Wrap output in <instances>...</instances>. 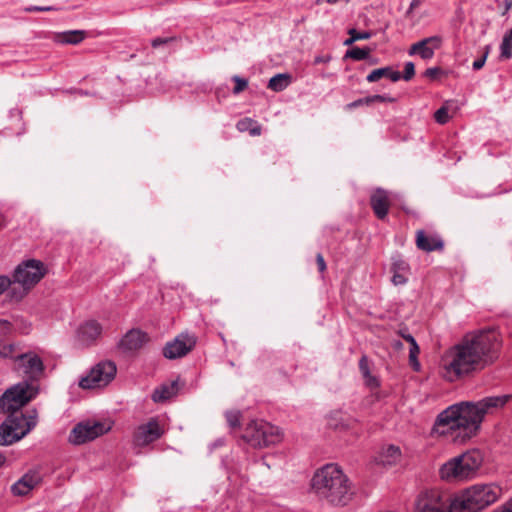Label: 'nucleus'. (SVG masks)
Masks as SVG:
<instances>
[{"mask_svg":"<svg viewBox=\"0 0 512 512\" xmlns=\"http://www.w3.org/2000/svg\"><path fill=\"white\" fill-rule=\"evenodd\" d=\"M500 346L499 334L494 329L466 334L445 354L443 376L454 382L465 375L482 370L498 358Z\"/></svg>","mask_w":512,"mask_h":512,"instance_id":"obj_1","label":"nucleus"},{"mask_svg":"<svg viewBox=\"0 0 512 512\" xmlns=\"http://www.w3.org/2000/svg\"><path fill=\"white\" fill-rule=\"evenodd\" d=\"M510 398L506 394L453 404L439 413L432 431L442 436L458 432L457 437L470 438L479 430L485 414L504 407Z\"/></svg>","mask_w":512,"mask_h":512,"instance_id":"obj_2","label":"nucleus"},{"mask_svg":"<svg viewBox=\"0 0 512 512\" xmlns=\"http://www.w3.org/2000/svg\"><path fill=\"white\" fill-rule=\"evenodd\" d=\"M312 489L320 499L335 506L347 505L354 494L350 480L334 464H327L315 473Z\"/></svg>","mask_w":512,"mask_h":512,"instance_id":"obj_3","label":"nucleus"},{"mask_svg":"<svg viewBox=\"0 0 512 512\" xmlns=\"http://www.w3.org/2000/svg\"><path fill=\"white\" fill-rule=\"evenodd\" d=\"M501 488L495 484H476L453 498L450 512H479L493 504L501 496Z\"/></svg>","mask_w":512,"mask_h":512,"instance_id":"obj_4","label":"nucleus"},{"mask_svg":"<svg viewBox=\"0 0 512 512\" xmlns=\"http://www.w3.org/2000/svg\"><path fill=\"white\" fill-rule=\"evenodd\" d=\"M483 462L479 450L467 451L449 460L440 468L441 478L446 481H463L474 477Z\"/></svg>","mask_w":512,"mask_h":512,"instance_id":"obj_5","label":"nucleus"},{"mask_svg":"<svg viewBox=\"0 0 512 512\" xmlns=\"http://www.w3.org/2000/svg\"><path fill=\"white\" fill-rule=\"evenodd\" d=\"M44 275L45 268L41 261L31 259L19 264L14 271L12 287L9 290L11 299L20 301Z\"/></svg>","mask_w":512,"mask_h":512,"instance_id":"obj_6","label":"nucleus"},{"mask_svg":"<svg viewBox=\"0 0 512 512\" xmlns=\"http://www.w3.org/2000/svg\"><path fill=\"white\" fill-rule=\"evenodd\" d=\"M36 425V417L28 419L22 412L11 413L0 425V446L12 445L25 437Z\"/></svg>","mask_w":512,"mask_h":512,"instance_id":"obj_7","label":"nucleus"},{"mask_svg":"<svg viewBox=\"0 0 512 512\" xmlns=\"http://www.w3.org/2000/svg\"><path fill=\"white\" fill-rule=\"evenodd\" d=\"M38 394V385L23 380L9 389L0 397V410L3 413L21 412L20 409Z\"/></svg>","mask_w":512,"mask_h":512,"instance_id":"obj_8","label":"nucleus"},{"mask_svg":"<svg viewBox=\"0 0 512 512\" xmlns=\"http://www.w3.org/2000/svg\"><path fill=\"white\" fill-rule=\"evenodd\" d=\"M242 438L255 448H264L279 443L282 433L277 426L266 421H252L244 430Z\"/></svg>","mask_w":512,"mask_h":512,"instance_id":"obj_9","label":"nucleus"},{"mask_svg":"<svg viewBox=\"0 0 512 512\" xmlns=\"http://www.w3.org/2000/svg\"><path fill=\"white\" fill-rule=\"evenodd\" d=\"M116 372L117 367L113 361H101L91 369L88 375L80 379L79 386L83 389L106 386L114 379Z\"/></svg>","mask_w":512,"mask_h":512,"instance_id":"obj_10","label":"nucleus"},{"mask_svg":"<svg viewBox=\"0 0 512 512\" xmlns=\"http://www.w3.org/2000/svg\"><path fill=\"white\" fill-rule=\"evenodd\" d=\"M453 499L437 490H430L419 495L416 512H450Z\"/></svg>","mask_w":512,"mask_h":512,"instance_id":"obj_11","label":"nucleus"},{"mask_svg":"<svg viewBox=\"0 0 512 512\" xmlns=\"http://www.w3.org/2000/svg\"><path fill=\"white\" fill-rule=\"evenodd\" d=\"M110 429L100 421H84L75 425L69 435V442L81 445L103 435Z\"/></svg>","mask_w":512,"mask_h":512,"instance_id":"obj_12","label":"nucleus"},{"mask_svg":"<svg viewBox=\"0 0 512 512\" xmlns=\"http://www.w3.org/2000/svg\"><path fill=\"white\" fill-rule=\"evenodd\" d=\"M17 369L21 372L29 383L37 385V382L43 376L44 364L42 359L33 352L19 354L15 357Z\"/></svg>","mask_w":512,"mask_h":512,"instance_id":"obj_13","label":"nucleus"},{"mask_svg":"<svg viewBox=\"0 0 512 512\" xmlns=\"http://www.w3.org/2000/svg\"><path fill=\"white\" fill-rule=\"evenodd\" d=\"M196 345L194 335L181 333L163 347V356L167 359H177L187 355Z\"/></svg>","mask_w":512,"mask_h":512,"instance_id":"obj_14","label":"nucleus"},{"mask_svg":"<svg viewBox=\"0 0 512 512\" xmlns=\"http://www.w3.org/2000/svg\"><path fill=\"white\" fill-rule=\"evenodd\" d=\"M164 430L160 427L156 418H151L147 423L139 425L133 434L135 446L144 447L161 438Z\"/></svg>","mask_w":512,"mask_h":512,"instance_id":"obj_15","label":"nucleus"},{"mask_svg":"<svg viewBox=\"0 0 512 512\" xmlns=\"http://www.w3.org/2000/svg\"><path fill=\"white\" fill-rule=\"evenodd\" d=\"M441 45L442 37L434 35L412 44L408 53L410 56L418 54L422 59L429 60L434 57L435 50L439 49Z\"/></svg>","mask_w":512,"mask_h":512,"instance_id":"obj_16","label":"nucleus"},{"mask_svg":"<svg viewBox=\"0 0 512 512\" xmlns=\"http://www.w3.org/2000/svg\"><path fill=\"white\" fill-rule=\"evenodd\" d=\"M149 337L147 333L139 329L129 330L118 342V348L123 352L136 351L148 342Z\"/></svg>","mask_w":512,"mask_h":512,"instance_id":"obj_17","label":"nucleus"},{"mask_svg":"<svg viewBox=\"0 0 512 512\" xmlns=\"http://www.w3.org/2000/svg\"><path fill=\"white\" fill-rule=\"evenodd\" d=\"M41 475L36 471H29L11 486L15 496H25L41 482Z\"/></svg>","mask_w":512,"mask_h":512,"instance_id":"obj_18","label":"nucleus"},{"mask_svg":"<svg viewBox=\"0 0 512 512\" xmlns=\"http://www.w3.org/2000/svg\"><path fill=\"white\" fill-rule=\"evenodd\" d=\"M102 333V326L95 320H89L81 324L77 330L78 341L83 345H90Z\"/></svg>","mask_w":512,"mask_h":512,"instance_id":"obj_19","label":"nucleus"},{"mask_svg":"<svg viewBox=\"0 0 512 512\" xmlns=\"http://www.w3.org/2000/svg\"><path fill=\"white\" fill-rule=\"evenodd\" d=\"M370 205L376 217L383 220L389 212L388 193L382 188H377L370 197Z\"/></svg>","mask_w":512,"mask_h":512,"instance_id":"obj_20","label":"nucleus"},{"mask_svg":"<svg viewBox=\"0 0 512 512\" xmlns=\"http://www.w3.org/2000/svg\"><path fill=\"white\" fill-rule=\"evenodd\" d=\"M417 248L425 251H441L444 248V242L438 235L426 234L423 230L416 233Z\"/></svg>","mask_w":512,"mask_h":512,"instance_id":"obj_21","label":"nucleus"},{"mask_svg":"<svg viewBox=\"0 0 512 512\" xmlns=\"http://www.w3.org/2000/svg\"><path fill=\"white\" fill-rule=\"evenodd\" d=\"M178 392V382L172 381L170 384H163L156 388L152 394V400L156 403L164 402Z\"/></svg>","mask_w":512,"mask_h":512,"instance_id":"obj_22","label":"nucleus"},{"mask_svg":"<svg viewBox=\"0 0 512 512\" xmlns=\"http://www.w3.org/2000/svg\"><path fill=\"white\" fill-rule=\"evenodd\" d=\"M401 450L398 446L388 445L384 447L379 455L378 461L383 466H392L399 462Z\"/></svg>","mask_w":512,"mask_h":512,"instance_id":"obj_23","label":"nucleus"},{"mask_svg":"<svg viewBox=\"0 0 512 512\" xmlns=\"http://www.w3.org/2000/svg\"><path fill=\"white\" fill-rule=\"evenodd\" d=\"M408 269L407 262L400 258L394 259L391 265V272L393 273L392 282L394 285H404L407 282L406 273Z\"/></svg>","mask_w":512,"mask_h":512,"instance_id":"obj_24","label":"nucleus"},{"mask_svg":"<svg viewBox=\"0 0 512 512\" xmlns=\"http://www.w3.org/2000/svg\"><path fill=\"white\" fill-rule=\"evenodd\" d=\"M86 37L84 30H70L55 35V41L61 44L76 45L82 42Z\"/></svg>","mask_w":512,"mask_h":512,"instance_id":"obj_25","label":"nucleus"},{"mask_svg":"<svg viewBox=\"0 0 512 512\" xmlns=\"http://www.w3.org/2000/svg\"><path fill=\"white\" fill-rule=\"evenodd\" d=\"M291 83V75L287 73H280L274 75L268 83V88L275 92L285 90Z\"/></svg>","mask_w":512,"mask_h":512,"instance_id":"obj_26","label":"nucleus"},{"mask_svg":"<svg viewBox=\"0 0 512 512\" xmlns=\"http://www.w3.org/2000/svg\"><path fill=\"white\" fill-rule=\"evenodd\" d=\"M371 51H372V49L369 47H364V48L353 47L346 51L344 58H350L355 61L365 60L369 57Z\"/></svg>","mask_w":512,"mask_h":512,"instance_id":"obj_27","label":"nucleus"},{"mask_svg":"<svg viewBox=\"0 0 512 512\" xmlns=\"http://www.w3.org/2000/svg\"><path fill=\"white\" fill-rule=\"evenodd\" d=\"M348 34L350 35V38L346 39L344 41V45L345 46H350L352 45L354 42L358 41V40H367V39H370L373 35L372 32L370 31H362V32H359L357 31L355 28H351L348 30Z\"/></svg>","mask_w":512,"mask_h":512,"instance_id":"obj_28","label":"nucleus"},{"mask_svg":"<svg viewBox=\"0 0 512 512\" xmlns=\"http://www.w3.org/2000/svg\"><path fill=\"white\" fill-rule=\"evenodd\" d=\"M255 123L251 118H244L237 122L236 127L240 132L250 131L253 136L260 135L261 128L259 126L251 128L252 124Z\"/></svg>","mask_w":512,"mask_h":512,"instance_id":"obj_29","label":"nucleus"},{"mask_svg":"<svg viewBox=\"0 0 512 512\" xmlns=\"http://www.w3.org/2000/svg\"><path fill=\"white\" fill-rule=\"evenodd\" d=\"M420 352L419 346L416 341L410 344L409 348V362L415 371L420 369V363L418 361V354Z\"/></svg>","mask_w":512,"mask_h":512,"instance_id":"obj_30","label":"nucleus"},{"mask_svg":"<svg viewBox=\"0 0 512 512\" xmlns=\"http://www.w3.org/2000/svg\"><path fill=\"white\" fill-rule=\"evenodd\" d=\"M389 68H390V66H386V67H381V68L371 71L367 75L366 80L369 83H373V82L380 80L383 77L388 78Z\"/></svg>","mask_w":512,"mask_h":512,"instance_id":"obj_31","label":"nucleus"},{"mask_svg":"<svg viewBox=\"0 0 512 512\" xmlns=\"http://www.w3.org/2000/svg\"><path fill=\"white\" fill-rule=\"evenodd\" d=\"M435 121L439 124H446L449 119V103L446 102L443 106H441L434 114Z\"/></svg>","mask_w":512,"mask_h":512,"instance_id":"obj_32","label":"nucleus"},{"mask_svg":"<svg viewBox=\"0 0 512 512\" xmlns=\"http://www.w3.org/2000/svg\"><path fill=\"white\" fill-rule=\"evenodd\" d=\"M15 346L12 343L0 341V357L15 359Z\"/></svg>","mask_w":512,"mask_h":512,"instance_id":"obj_33","label":"nucleus"},{"mask_svg":"<svg viewBox=\"0 0 512 512\" xmlns=\"http://www.w3.org/2000/svg\"><path fill=\"white\" fill-rule=\"evenodd\" d=\"M500 57L503 59H510L512 58V41H509L507 39H502L501 45H500Z\"/></svg>","mask_w":512,"mask_h":512,"instance_id":"obj_34","label":"nucleus"},{"mask_svg":"<svg viewBox=\"0 0 512 512\" xmlns=\"http://www.w3.org/2000/svg\"><path fill=\"white\" fill-rule=\"evenodd\" d=\"M240 416L239 411H229L226 413V420L231 428L240 426Z\"/></svg>","mask_w":512,"mask_h":512,"instance_id":"obj_35","label":"nucleus"},{"mask_svg":"<svg viewBox=\"0 0 512 512\" xmlns=\"http://www.w3.org/2000/svg\"><path fill=\"white\" fill-rule=\"evenodd\" d=\"M232 80L236 83L235 87L233 88L234 94H239L240 92L245 90L248 86V81L239 76H233Z\"/></svg>","mask_w":512,"mask_h":512,"instance_id":"obj_36","label":"nucleus"},{"mask_svg":"<svg viewBox=\"0 0 512 512\" xmlns=\"http://www.w3.org/2000/svg\"><path fill=\"white\" fill-rule=\"evenodd\" d=\"M402 75V78L405 81L411 80L415 75V65L413 62H406L404 66V72Z\"/></svg>","mask_w":512,"mask_h":512,"instance_id":"obj_37","label":"nucleus"},{"mask_svg":"<svg viewBox=\"0 0 512 512\" xmlns=\"http://www.w3.org/2000/svg\"><path fill=\"white\" fill-rule=\"evenodd\" d=\"M12 331V325L8 320L0 319V341L9 335Z\"/></svg>","mask_w":512,"mask_h":512,"instance_id":"obj_38","label":"nucleus"},{"mask_svg":"<svg viewBox=\"0 0 512 512\" xmlns=\"http://www.w3.org/2000/svg\"><path fill=\"white\" fill-rule=\"evenodd\" d=\"M359 370L363 377L369 376V374H371L370 368H369V363H368V358L365 355H363L359 360Z\"/></svg>","mask_w":512,"mask_h":512,"instance_id":"obj_39","label":"nucleus"},{"mask_svg":"<svg viewBox=\"0 0 512 512\" xmlns=\"http://www.w3.org/2000/svg\"><path fill=\"white\" fill-rule=\"evenodd\" d=\"M443 71L440 67H431L425 70L424 76L431 80H435Z\"/></svg>","mask_w":512,"mask_h":512,"instance_id":"obj_40","label":"nucleus"},{"mask_svg":"<svg viewBox=\"0 0 512 512\" xmlns=\"http://www.w3.org/2000/svg\"><path fill=\"white\" fill-rule=\"evenodd\" d=\"M12 287V279L7 276H0V295L5 292L7 289L11 290Z\"/></svg>","mask_w":512,"mask_h":512,"instance_id":"obj_41","label":"nucleus"},{"mask_svg":"<svg viewBox=\"0 0 512 512\" xmlns=\"http://www.w3.org/2000/svg\"><path fill=\"white\" fill-rule=\"evenodd\" d=\"M364 379H365L366 385L368 387H370L371 389L377 388L380 385L379 380L371 374H369V376H365Z\"/></svg>","mask_w":512,"mask_h":512,"instance_id":"obj_42","label":"nucleus"},{"mask_svg":"<svg viewBox=\"0 0 512 512\" xmlns=\"http://www.w3.org/2000/svg\"><path fill=\"white\" fill-rule=\"evenodd\" d=\"M174 38L172 37H168V38H161V37H158V38H155L152 40L151 42V45L153 48H158L162 45H165L167 43H169L170 41H172Z\"/></svg>","mask_w":512,"mask_h":512,"instance_id":"obj_43","label":"nucleus"},{"mask_svg":"<svg viewBox=\"0 0 512 512\" xmlns=\"http://www.w3.org/2000/svg\"><path fill=\"white\" fill-rule=\"evenodd\" d=\"M487 55H488V49L486 50V52L483 54V56H482V57H480V58L476 59V60L473 62V65H472V66H473V69H474V70H479V69H481V68L484 66V64H485V62H486Z\"/></svg>","mask_w":512,"mask_h":512,"instance_id":"obj_44","label":"nucleus"},{"mask_svg":"<svg viewBox=\"0 0 512 512\" xmlns=\"http://www.w3.org/2000/svg\"><path fill=\"white\" fill-rule=\"evenodd\" d=\"M373 99L375 100V102H387V103H393L395 102V98L394 97H391L389 95H373Z\"/></svg>","mask_w":512,"mask_h":512,"instance_id":"obj_45","label":"nucleus"},{"mask_svg":"<svg viewBox=\"0 0 512 512\" xmlns=\"http://www.w3.org/2000/svg\"><path fill=\"white\" fill-rule=\"evenodd\" d=\"M316 264L318 266L319 272L323 273L326 270V262L324 260V257L321 253H318L316 255Z\"/></svg>","mask_w":512,"mask_h":512,"instance_id":"obj_46","label":"nucleus"},{"mask_svg":"<svg viewBox=\"0 0 512 512\" xmlns=\"http://www.w3.org/2000/svg\"><path fill=\"white\" fill-rule=\"evenodd\" d=\"M388 78L392 82H397V81H399L402 78V75H401V73L399 71L394 70L393 67L390 66L389 73H388Z\"/></svg>","mask_w":512,"mask_h":512,"instance_id":"obj_47","label":"nucleus"},{"mask_svg":"<svg viewBox=\"0 0 512 512\" xmlns=\"http://www.w3.org/2000/svg\"><path fill=\"white\" fill-rule=\"evenodd\" d=\"M492 512H512V498Z\"/></svg>","mask_w":512,"mask_h":512,"instance_id":"obj_48","label":"nucleus"},{"mask_svg":"<svg viewBox=\"0 0 512 512\" xmlns=\"http://www.w3.org/2000/svg\"><path fill=\"white\" fill-rule=\"evenodd\" d=\"M399 334L409 344L413 343V341H416L415 338L410 333H408L407 330H400Z\"/></svg>","mask_w":512,"mask_h":512,"instance_id":"obj_49","label":"nucleus"},{"mask_svg":"<svg viewBox=\"0 0 512 512\" xmlns=\"http://www.w3.org/2000/svg\"><path fill=\"white\" fill-rule=\"evenodd\" d=\"M422 0H412L408 10L406 11V16H410L414 9L420 6Z\"/></svg>","mask_w":512,"mask_h":512,"instance_id":"obj_50","label":"nucleus"},{"mask_svg":"<svg viewBox=\"0 0 512 512\" xmlns=\"http://www.w3.org/2000/svg\"><path fill=\"white\" fill-rule=\"evenodd\" d=\"M24 11L27 12V13L42 12V6H34V5L27 6V7L24 8Z\"/></svg>","mask_w":512,"mask_h":512,"instance_id":"obj_51","label":"nucleus"},{"mask_svg":"<svg viewBox=\"0 0 512 512\" xmlns=\"http://www.w3.org/2000/svg\"><path fill=\"white\" fill-rule=\"evenodd\" d=\"M361 105H364V102H363V98L361 99H357L351 103L348 104V107L349 108H356V107H359Z\"/></svg>","mask_w":512,"mask_h":512,"instance_id":"obj_52","label":"nucleus"},{"mask_svg":"<svg viewBox=\"0 0 512 512\" xmlns=\"http://www.w3.org/2000/svg\"><path fill=\"white\" fill-rule=\"evenodd\" d=\"M504 5H505V9H504L503 15H505L512 8V0H505Z\"/></svg>","mask_w":512,"mask_h":512,"instance_id":"obj_53","label":"nucleus"},{"mask_svg":"<svg viewBox=\"0 0 512 512\" xmlns=\"http://www.w3.org/2000/svg\"><path fill=\"white\" fill-rule=\"evenodd\" d=\"M363 102L365 105H370V104L374 103L375 100L373 99V95L363 98Z\"/></svg>","mask_w":512,"mask_h":512,"instance_id":"obj_54","label":"nucleus"},{"mask_svg":"<svg viewBox=\"0 0 512 512\" xmlns=\"http://www.w3.org/2000/svg\"><path fill=\"white\" fill-rule=\"evenodd\" d=\"M57 7L54 6H42V12L56 11Z\"/></svg>","mask_w":512,"mask_h":512,"instance_id":"obj_55","label":"nucleus"},{"mask_svg":"<svg viewBox=\"0 0 512 512\" xmlns=\"http://www.w3.org/2000/svg\"><path fill=\"white\" fill-rule=\"evenodd\" d=\"M503 39H507L509 41H512V28L505 33Z\"/></svg>","mask_w":512,"mask_h":512,"instance_id":"obj_56","label":"nucleus"},{"mask_svg":"<svg viewBox=\"0 0 512 512\" xmlns=\"http://www.w3.org/2000/svg\"><path fill=\"white\" fill-rule=\"evenodd\" d=\"M6 457L4 454L0 453V467L5 463Z\"/></svg>","mask_w":512,"mask_h":512,"instance_id":"obj_57","label":"nucleus"},{"mask_svg":"<svg viewBox=\"0 0 512 512\" xmlns=\"http://www.w3.org/2000/svg\"><path fill=\"white\" fill-rule=\"evenodd\" d=\"M394 347L395 348H401L402 347V343L400 341H395L394 342Z\"/></svg>","mask_w":512,"mask_h":512,"instance_id":"obj_58","label":"nucleus"},{"mask_svg":"<svg viewBox=\"0 0 512 512\" xmlns=\"http://www.w3.org/2000/svg\"><path fill=\"white\" fill-rule=\"evenodd\" d=\"M2 223H3V218H2V214L0 213V228L2 227Z\"/></svg>","mask_w":512,"mask_h":512,"instance_id":"obj_59","label":"nucleus"},{"mask_svg":"<svg viewBox=\"0 0 512 512\" xmlns=\"http://www.w3.org/2000/svg\"><path fill=\"white\" fill-rule=\"evenodd\" d=\"M350 0H346V2H349Z\"/></svg>","mask_w":512,"mask_h":512,"instance_id":"obj_60","label":"nucleus"}]
</instances>
